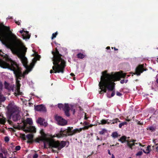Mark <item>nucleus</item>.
I'll list each match as a JSON object with an SVG mask.
<instances>
[{"label":"nucleus","mask_w":158,"mask_h":158,"mask_svg":"<svg viewBox=\"0 0 158 158\" xmlns=\"http://www.w3.org/2000/svg\"><path fill=\"white\" fill-rule=\"evenodd\" d=\"M21 149V147L20 146L18 145L15 147V150L16 151H19Z\"/></svg>","instance_id":"obj_34"},{"label":"nucleus","mask_w":158,"mask_h":158,"mask_svg":"<svg viewBox=\"0 0 158 158\" xmlns=\"http://www.w3.org/2000/svg\"><path fill=\"white\" fill-rule=\"evenodd\" d=\"M4 140L6 142H8L9 140V138L7 136H6L4 138Z\"/></svg>","instance_id":"obj_35"},{"label":"nucleus","mask_w":158,"mask_h":158,"mask_svg":"<svg viewBox=\"0 0 158 158\" xmlns=\"http://www.w3.org/2000/svg\"><path fill=\"white\" fill-rule=\"evenodd\" d=\"M26 137L28 140H32L33 135L32 134H29L26 135Z\"/></svg>","instance_id":"obj_27"},{"label":"nucleus","mask_w":158,"mask_h":158,"mask_svg":"<svg viewBox=\"0 0 158 158\" xmlns=\"http://www.w3.org/2000/svg\"><path fill=\"white\" fill-rule=\"evenodd\" d=\"M8 111L11 116H12V119L16 122L19 120L21 116L19 114V107L15 105L10 103L9 105Z\"/></svg>","instance_id":"obj_4"},{"label":"nucleus","mask_w":158,"mask_h":158,"mask_svg":"<svg viewBox=\"0 0 158 158\" xmlns=\"http://www.w3.org/2000/svg\"><path fill=\"white\" fill-rule=\"evenodd\" d=\"M108 153L110 155H111V153L109 150H108Z\"/></svg>","instance_id":"obj_57"},{"label":"nucleus","mask_w":158,"mask_h":158,"mask_svg":"<svg viewBox=\"0 0 158 158\" xmlns=\"http://www.w3.org/2000/svg\"><path fill=\"white\" fill-rule=\"evenodd\" d=\"M27 128L28 129L26 130V131L28 132H36V129L33 126H29L28 127H27Z\"/></svg>","instance_id":"obj_21"},{"label":"nucleus","mask_w":158,"mask_h":158,"mask_svg":"<svg viewBox=\"0 0 158 158\" xmlns=\"http://www.w3.org/2000/svg\"><path fill=\"white\" fill-rule=\"evenodd\" d=\"M38 155L36 153H35L33 155V158H38Z\"/></svg>","instance_id":"obj_38"},{"label":"nucleus","mask_w":158,"mask_h":158,"mask_svg":"<svg viewBox=\"0 0 158 158\" xmlns=\"http://www.w3.org/2000/svg\"><path fill=\"white\" fill-rule=\"evenodd\" d=\"M116 94V95L117 96H120L122 95V94L118 91L117 92Z\"/></svg>","instance_id":"obj_39"},{"label":"nucleus","mask_w":158,"mask_h":158,"mask_svg":"<svg viewBox=\"0 0 158 158\" xmlns=\"http://www.w3.org/2000/svg\"><path fill=\"white\" fill-rule=\"evenodd\" d=\"M112 91V92L111 94V96H109L108 95H107V97L109 98H110L111 97H113L114 95H115V91L114 90V89Z\"/></svg>","instance_id":"obj_32"},{"label":"nucleus","mask_w":158,"mask_h":158,"mask_svg":"<svg viewBox=\"0 0 158 158\" xmlns=\"http://www.w3.org/2000/svg\"><path fill=\"white\" fill-rule=\"evenodd\" d=\"M81 130V129H80V130L78 129L73 130V127H68L67 129L65 130L61 128L59 133L56 134V136L58 138H60L72 135L77 132H79Z\"/></svg>","instance_id":"obj_5"},{"label":"nucleus","mask_w":158,"mask_h":158,"mask_svg":"<svg viewBox=\"0 0 158 158\" xmlns=\"http://www.w3.org/2000/svg\"><path fill=\"white\" fill-rule=\"evenodd\" d=\"M109 75L112 77L113 78L112 80L113 82L115 81H119L121 78H124L126 76V73H119L118 72L117 73L115 74H113L112 72L111 74H109Z\"/></svg>","instance_id":"obj_11"},{"label":"nucleus","mask_w":158,"mask_h":158,"mask_svg":"<svg viewBox=\"0 0 158 158\" xmlns=\"http://www.w3.org/2000/svg\"><path fill=\"white\" fill-rule=\"evenodd\" d=\"M139 145L140 146H142V147L143 146V145H142V144H141V143H139Z\"/></svg>","instance_id":"obj_62"},{"label":"nucleus","mask_w":158,"mask_h":158,"mask_svg":"<svg viewBox=\"0 0 158 158\" xmlns=\"http://www.w3.org/2000/svg\"><path fill=\"white\" fill-rule=\"evenodd\" d=\"M5 88V89L9 90H11L13 91L14 90L15 86H10L9 84L5 81L4 82Z\"/></svg>","instance_id":"obj_18"},{"label":"nucleus","mask_w":158,"mask_h":158,"mask_svg":"<svg viewBox=\"0 0 158 158\" xmlns=\"http://www.w3.org/2000/svg\"><path fill=\"white\" fill-rule=\"evenodd\" d=\"M136 122H137V123L138 125H143V123H141L140 121L137 120Z\"/></svg>","instance_id":"obj_40"},{"label":"nucleus","mask_w":158,"mask_h":158,"mask_svg":"<svg viewBox=\"0 0 158 158\" xmlns=\"http://www.w3.org/2000/svg\"><path fill=\"white\" fill-rule=\"evenodd\" d=\"M105 133V131L104 130H102L99 132V134L101 135H103Z\"/></svg>","instance_id":"obj_42"},{"label":"nucleus","mask_w":158,"mask_h":158,"mask_svg":"<svg viewBox=\"0 0 158 158\" xmlns=\"http://www.w3.org/2000/svg\"><path fill=\"white\" fill-rule=\"evenodd\" d=\"M41 134L42 135H44V136L41 138H37L36 140V141L39 143L41 141L45 142L47 141V139L45 136V133L44 132H42Z\"/></svg>","instance_id":"obj_17"},{"label":"nucleus","mask_w":158,"mask_h":158,"mask_svg":"<svg viewBox=\"0 0 158 158\" xmlns=\"http://www.w3.org/2000/svg\"><path fill=\"white\" fill-rule=\"evenodd\" d=\"M26 32L27 35L25 37V38L27 39H29L30 37V35L28 34V31H26Z\"/></svg>","instance_id":"obj_33"},{"label":"nucleus","mask_w":158,"mask_h":158,"mask_svg":"<svg viewBox=\"0 0 158 158\" xmlns=\"http://www.w3.org/2000/svg\"><path fill=\"white\" fill-rule=\"evenodd\" d=\"M124 82H125V80L124 79L122 80H121V81H120V83H121L123 84Z\"/></svg>","instance_id":"obj_44"},{"label":"nucleus","mask_w":158,"mask_h":158,"mask_svg":"<svg viewBox=\"0 0 158 158\" xmlns=\"http://www.w3.org/2000/svg\"><path fill=\"white\" fill-rule=\"evenodd\" d=\"M0 39H2L8 42L9 48L13 53H17L21 50L19 56H22L23 55L24 56H25L27 48L23 45L21 40L12 33L8 35H5L0 31Z\"/></svg>","instance_id":"obj_1"},{"label":"nucleus","mask_w":158,"mask_h":158,"mask_svg":"<svg viewBox=\"0 0 158 158\" xmlns=\"http://www.w3.org/2000/svg\"><path fill=\"white\" fill-rule=\"evenodd\" d=\"M44 119L41 117L39 118L37 121V123L40 124L41 125H43V122L44 121Z\"/></svg>","instance_id":"obj_23"},{"label":"nucleus","mask_w":158,"mask_h":158,"mask_svg":"<svg viewBox=\"0 0 158 158\" xmlns=\"http://www.w3.org/2000/svg\"><path fill=\"white\" fill-rule=\"evenodd\" d=\"M147 70V69L144 67V64H139L136 68L135 73L134 74L137 76H139L143 71H146Z\"/></svg>","instance_id":"obj_12"},{"label":"nucleus","mask_w":158,"mask_h":158,"mask_svg":"<svg viewBox=\"0 0 158 158\" xmlns=\"http://www.w3.org/2000/svg\"><path fill=\"white\" fill-rule=\"evenodd\" d=\"M156 82L158 84V78L156 77Z\"/></svg>","instance_id":"obj_60"},{"label":"nucleus","mask_w":158,"mask_h":158,"mask_svg":"<svg viewBox=\"0 0 158 158\" xmlns=\"http://www.w3.org/2000/svg\"><path fill=\"white\" fill-rule=\"evenodd\" d=\"M136 141V140L131 139L130 140L127 141V146L130 149L132 150L133 147L135 145V142Z\"/></svg>","instance_id":"obj_16"},{"label":"nucleus","mask_w":158,"mask_h":158,"mask_svg":"<svg viewBox=\"0 0 158 158\" xmlns=\"http://www.w3.org/2000/svg\"><path fill=\"white\" fill-rule=\"evenodd\" d=\"M35 109L37 111L45 112L46 110L45 107L42 104L35 106Z\"/></svg>","instance_id":"obj_15"},{"label":"nucleus","mask_w":158,"mask_h":158,"mask_svg":"<svg viewBox=\"0 0 158 158\" xmlns=\"http://www.w3.org/2000/svg\"><path fill=\"white\" fill-rule=\"evenodd\" d=\"M126 139L127 137L125 136H123L118 140L121 142L122 143H123L125 142H126L127 143V141H128V140H127Z\"/></svg>","instance_id":"obj_24"},{"label":"nucleus","mask_w":158,"mask_h":158,"mask_svg":"<svg viewBox=\"0 0 158 158\" xmlns=\"http://www.w3.org/2000/svg\"><path fill=\"white\" fill-rule=\"evenodd\" d=\"M52 53L53 56L52 58V61H54V63L56 62L61 63L63 61V64H66L65 61L64 59L62 58L61 56H62L60 54L56 48H55V52L52 51Z\"/></svg>","instance_id":"obj_8"},{"label":"nucleus","mask_w":158,"mask_h":158,"mask_svg":"<svg viewBox=\"0 0 158 158\" xmlns=\"http://www.w3.org/2000/svg\"><path fill=\"white\" fill-rule=\"evenodd\" d=\"M0 117H2V118H0V123L4 124L6 122V118L3 117L2 114H0Z\"/></svg>","instance_id":"obj_25"},{"label":"nucleus","mask_w":158,"mask_h":158,"mask_svg":"<svg viewBox=\"0 0 158 158\" xmlns=\"http://www.w3.org/2000/svg\"><path fill=\"white\" fill-rule=\"evenodd\" d=\"M16 86H15L14 90L15 92H17L18 94H19L20 93V87L21 84L20 83L19 79L16 78Z\"/></svg>","instance_id":"obj_14"},{"label":"nucleus","mask_w":158,"mask_h":158,"mask_svg":"<svg viewBox=\"0 0 158 158\" xmlns=\"http://www.w3.org/2000/svg\"><path fill=\"white\" fill-rule=\"evenodd\" d=\"M115 158V157H114V155L113 154H112L111 158Z\"/></svg>","instance_id":"obj_61"},{"label":"nucleus","mask_w":158,"mask_h":158,"mask_svg":"<svg viewBox=\"0 0 158 158\" xmlns=\"http://www.w3.org/2000/svg\"><path fill=\"white\" fill-rule=\"evenodd\" d=\"M53 63L54 65L52 67V70L51 69L50 70V73H62L64 72V69L66 66V64H63V62L61 63H59L56 62L54 63V61H53Z\"/></svg>","instance_id":"obj_6"},{"label":"nucleus","mask_w":158,"mask_h":158,"mask_svg":"<svg viewBox=\"0 0 158 158\" xmlns=\"http://www.w3.org/2000/svg\"><path fill=\"white\" fill-rule=\"evenodd\" d=\"M3 156V155L2 153H0V157L2 158Z\"/></svg>","instance_id":"obj_48"},{"label":"nucleus","mask_w":158,"mask_h":158,"mask_svg":"<svg viewBox=\"0 0 158 158\" xmlns=\"http://www.w3.org/2000/svg\"><path fill=\"white\" fill-rule=\"evenodd\" d=\"M5 69H8L13 71L16 78L19 80L21 79V77L24 78L26 74L25 72L22 73L21 69L19 67V66L16 63L13 61L11 59H9V62L7 66L5 67Z\"/></svg>","instance_id":"obj_3"},{"label":"nucleus","mask_w":158,"mask_h":158,"mask_svg":"<svg viewBox=\"0 0 158 158\" xmlns=\"http://www.w3.org/2000/svg\"><path fill=\"white\" fill-rule=\"evenodd\" d=\"M101 76V81L99 82V89H102L103 92L106 93L107 89L109 91H113L114 89L115 84L112 81V77L107 73V71L102 73Z\"/></svg>","instance_id":"obj_2"},{"label":"nucleus","mask_w":158,"mask_h":158,"mask_svg":"<svg viewBox=\"0 0 158 158\" xmlns=\"http://www.w3.org/2000/svg\"><path fill=\"white\" fill-rule=\"evenodd\" d=\"M110 47L109 46H108L106 48V49H110Z\"/></svg>","instance_id":"obj_63"},{"label":"nucleus","mask_w":158,"mask_h":158,"mask_svg":"<svg viewBox=\"0 0 158 158\" xmlns=\"http://www.w3.org/2000/svg\"><path fill=\"white\" fill-rule=\"evenodd\" d=\"M122 123H123V125H127V123L126 122H123Z\"/></svg>","instance_id":"obj_54"},{"label":"nucleus","mask_w":158,"mask_h":158,"mask_svg":"<svg viewBox=\"0 0 158 158\" xmlns=\"http://www.w3.org/2000/svg\"><path fill=\"white\" fill-rule=\"evenodd\" d=\"M109 122H110V123L111 122V124H115L116 123H117L118 122H120V121L119 120L118 118H116L115 119H113V120H109Z\"/></svg>","instance_id":"obj_26"},{"label":"nucleus","mask_w":158,"mask_h":158,"mask_svg":"<svg viewBox=\"0 0 158 158\" xmlns=\"http://www.w3.org/2000/svg\"><path fill=\"white\" fill-rule=\"evenodd\" d=\"M58 34V33L57 32H55V33H53L52 34V36L51 37L52 39H53L54 38L56 37V35H57Z\"/></svg>","instance_id":"obj_31"},{"label":"nucleus","mask_w":158,"mask_h":158,"mask_svg":"<svg viewBox=\"0 0 158 158\" xmlns=\"http://www.w3.org/2000/svg\"><path fill=\"white\" fill-rule=\"evenodd\" d=\"M103 93V91L102 89H101V90L99 91V93L100 94H102Z\"/></svg>","instance_id":"obj_52"},{"label":"nucleus","mask_w":158,"mask_h":158,"mask_svg":"<svg viewBox=\"0 0 158 158\" xmlns=\"http://www.w3.org/2000/svg\"><path fill=\"white\" fill-rule=\"evenodd\" d=\"M142 153H143L142 151H139L136 154V156H141L142 155Z\"/></svg>","instance_id":"obj_36"},{"label":"nucleus","mask_w":158,"mask_h":158,"mask_svg":"<svg viewBox=\"0 0 158 158\" xmlns=\"http://www.w3.org/2000/svg\"><path fill=\"white\" fill-rule=\"evenodd\" d=\"M22 138H23V140H26L25 135H23V137H22Z\"/></svg>","instance_id":"obj_53"},{"label":"nucleus","mask_w":158,"mask_h":158,"mask_svg":"<svg viewBox=\"0 0 158 158\" xmlns=\"http://www.w3.org/2000/svg\"><path fill=\"white\" fill-rule=\"evenodd\" d=\"M5 98L0 94V103L5 101Z\"/></svg>","instance_id":"obj_29"},{"label":"nucleus","mask_w":158,"mask_h":158,"mask_svg":"<svg viewBox=\"0 0 158 158\" xmlns=\"http://www.w3.org/2000/svg\"><path fill=\"white\" fill-rule=\"evenodd\" d=\"M24 31L23 30H21L19 31V32L21 33V34H22V33H23V32Z\"/></svg>","instance_id":"obj_59"},{"label":"nucleus","mask_w":158,"mask_h":158,"mask_svg":"<svg viewBox=\"0 0 158 158\" xmlns=\"http://www.w3.org/2000/svg\"><path fill=\"white\" fill-rule=\"evenodd\" d=\"M77 57L80 59H83L85 57V55L82 53H79L77 55Z\"/></svg>","instance_id":"obj_28"},{"label":"nucleus","mask_w":158,"mask_h":158,"mask_svg":"<svg viewBox=\"0 0 158 158\" xmlns=\"http://www.w3.org/2000/svg\"><path fill=\"white\" fill-rule=\"evenodd\" d=\"M151 147V146H150V145H148L147 147V150L148 151V152H147V153H149L150 152V151H149V148H150Z\"/></svg>","instance_id":"obj_41"},{"label":"nucleus","mask_w":158,"mask_h":158,"mask_svg":"<svg viewBox=\"0 0 158 158\" xmlns=\"http://www.w3.org/2000/svg\"><path fill=\"white\" fill-rule=\"evenodd\" d=\"M126 121H127V122H129V121H131V119H128V117H127V118L126 119Z\"/></svg>","instance_id":"obj_50"},{"label":"nucleus","mask_w":158,"mask_h":158,"mask_svg":"<svg viewBox=\"0 0 158 158\" xmlns=\"http://www.w3.org/2000/svg\"><path fill=\"white\" fill-rule=\"evenodd\" d=\"M93 126L92 124H90V125H88V126H89V127H92V126Z\"/></svg>","instance_id":"obj_56"},{"label":"nucleus","mask_w":158,"mask_h":158,"mask_svg":"<svg viewBox=\"0 0 158 158\" xmlns=\"http://www.w3.org/2000/svg\"><path fill=\"white\" fill-rule=\"evenodd\" d=\"M70 75L71 76H72V77L75 76V75L73 73H70Z\"/></svg>","instance_id":"obj_55"},{"label":"nucleus","mask_w":158,"mask_h":158,"mask_svg":"<svg viewBox=\"0 0 158 158\" xmlns=\"http://www.w3.org/2000/svg\"><path fill=\"white\" fill-rule=\"evenodd\" d=\"M1 151L3 152L4 153H5V151L3 150L2 148L1 149Z\"/></svg>","instance_id":"obj_58"},{"label":"nucleus","mask_w":158,"mask_h":158,"mask_svg":"<svg viewBox=\"0 0 158 158\" xmlns=\"http://www.w3.org/2000/svg\"><path fill=\"white\" fill-rule=\"evenodd\" d=\"M15 23L16 24H17L18 25H20V23L19 21H15Z\"/></svg>","instance_id":"obj_45"},{"label":"nucleus","mask_w":158,"mask_h":158,"mask_svg":"<svg viewBox=\"0 0 158 158\" xmlns=\"http://www.w3.org/2000/svg\"><path fill=\"white\" fill-rule=\"evenodd\" d=\"M156 129V126L152 125L148 126L147 128V130H149L151 132L155 131Z\"/></svg>","instance_id":"obj_20"},{"label":"nucleus","mask_w":158,"mask_h":158,"mask_svg":"<svg viewBox=\"0 0 158 158\" xmlns=\"http://www.w3.org/2000/svg\"><path fill=\"white\" fill-rule=\"evenodd\" d=\"M58 107L60 109H62L64 111L65 114L67 117H69L70 115V110L73 111V114L75 112L73 106L71 105H69L68 103H65L64 104L59 103L58 104Z\"/></svg>","instance_id":"obj_7"},{"label":"nucleus","mask_w":158,"mask_h":158,"mask_svg":"<svg viewBox=\"0 0 158 158\" xmlns=\"http://www.w3.org/2000/svg\"><path fill=\"white\" fill-rule=\"evenodd\" d=\"M23 123L25 127H26V125L27 124H29L30 125H31L33 123L32 119L30 118H28L26 119V120L24 121Z\"/></svg>","instance_id":"obj_19"},{"label":"nucleus","mask_w":158,"mask_h":158,"mask_svg":"<svg viewBox=\"0 0 158 158\" xmlns=\"http://www.w3.org/2000/svg\"><path fill=\"white\" fill-rule=\"evenodd\" d=\"M33 142V141L32 140H28V141H27V143H32Z\"/></svg>","instance_id":"obj_46"},{"label":"nucleus","mask_w":158,"mask_h":158,"mask_svg":"<svg viewBox=\"0 0 158 158\" xmlns=\"http://www.w3.org/2000/svg\"><path fill=\"white\" fill-rule=\"evenodd\" d=\"M114 50H118V49L116 48L115 47H114Z\"/></svg>","instance_id":"obj_64"},{"label":"nucleus","mask_w":158,"mask_h":158,"mask_svg":"<svg viewBox=\"0 0 158 158\" xmlns=\"http://www.w3.org/2000/svg\"><path fill=\"white\" fill-rule=\"evenodd\" d=\"M3 84L0 81V90H2V89Z\"/></svg>","instance_id":"obj_37"},{"label":"nucleus","mask_w":158,"mask_h":158,"mask_svg":"<svg viewBox=\"0 0 158 158\" xmlns=\"http://www.w3.org/2000/svg\"><path fill=\"white\" fill-rule=\"evenodd\" d=\"M66 143L67 142L64 141H62L60 143L59 141H51L49 142V145L52 148H58L60 150L66 146Z\"/></svg>","instance_id":"obj_9"},{"label":"nucleus","mask_w":158,"mask_h":158,"mask_svg":"<svg viewBox=\"0 0 158 158\" xmlns=\"http://www.w3.org/2000/svg\"><path fill=\"white\" fill-rule=\"evenodd\" d=\"M55 119L58 124L61 126H64L67 124V121L61 117L58 116H55Z\"/></svg>","instance_id":"obj_13"},{"label":"nucleus","mask_w":158,"mask_h":158,"mask_svg":"<svg viewBox=\"0 0 158 158\" xmlns=\"http://www.w3.org/2000/svg\"><path fill=\"white\" fill-rule=\"evenodd\" d=\"M84 123L85 125L86 126H88V123L86 122H85H85H84Z\"/></svg>","instance_id":"obj_51"},{"label":"nucleus","mask_w":158,"mask_h":158,"mask_svg":"<svg viewBox=\"0 0 158 158\" xmlns=\"http://www.w3.org/2000/svg\"><path fill=\"white\" fill-rule=\"evenodd\" d=\"M112 136L113 137L115 138L118 137V134L117 132H114L112 133Z\"/></svg>","instance_id":"obj_30"},{"label":"nucleus","mask_w":158,"mask_h":158,"mask_svg":"<svg viewBox=\"0 0 158 158\" xmlns=\"http://www.w3.org/2000/svg\"><path fill=\"white\" fill-rule=\"evenodd\" d=\"M8 122L9 123V124H12V123H13L12 121L11 120H8Z\"/></svg>","instance_id":"obj_49"},{"label":"nucleus","mask_w":158,"mask_h":158,"mask_svg":"<svg viewBox=\"0 0 158 158\" xmlns=\"http://www.w3.org/2000/svg\"><path fill=\"white\" fill-rule=\"evenodd\" d=\"M89 128L88 126H86L84 127V128L85 129H88Z\"/></svg>","instance_id":"obj_47"},{"label":"nucleus","mask_w":158,"mask_h":158,"mask_svg":"<svg viewBox=\"0 0 158 158\" xmlns=\"http://www.w3.org/2000/svg\"><path fill=\"white\" fill-rule=\"evenodd\" d=\"M22 63L23 66L26 69L30 72L31 70L33 68L34 64L33 63H31L30 65L28 66L27 65V59L25 56H24V55L22 56H19Z\"/></svg>","instance_id":"obj_10"},{"label":"nucleus","mask_w":158,"mask_h":158,"mask_svg":"<svg viewBox=\"0 0 158 158\" xmlns=\"http://www.w3.org/2000/svg\"><path fill=\"white\" fill-rule=\"evenodd\" d=\"M109 120V119H108L107 120L102 119L100 121V123H98L99 124L104 125L106 124H109L110 122L108 121Z\"/></svg>","instance_id":"obj_22"},{"label":"nucleus","mask_w":158,"mask_h":158,"mask_svg":"<svg viewBox=\"0 0 158 158\" xmlns=\"http://www.w3.org/2000/svg\"><path fill=\"white\" fill-rule=\"evenodd\" d=\"M124 126L123 125V123H120L119 125V128H121L122 127V126Z\"/></svg>","instance_id":"obj_43"}]
</instances>
